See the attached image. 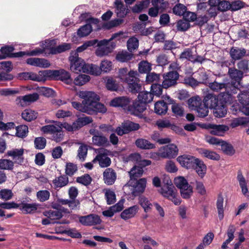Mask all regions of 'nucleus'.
<instances>
[{
    "label": "nucleus",
    "instance_id": "1",
    "mask_svg": "<svg viewBox=\"0 0 249 249\" xmlns=\"http://www.w3.org/2000/svg\"><path fill=\"white\" fill-rule=\"evenodd\" d=\"M79 95L84 99L83 104L85 105L88 109L90 110L91 114L94 112H106L107 109L105 106L99 102L100 98L94 92L81 91Z\"/></svg>",
    "mask_w": 249,
    "mask_h": 249
},
{
    "label": "nucleus",
    "instance_id": "2",
    "mask_svg": "<svg viewBox=\"0 0 249 249\" xmlns=\"http://www.w3.org/2000/svg\"><path fill=\"white\" fill-rule=\"evenodd\" d=\"M69 60L70 62V68L71 71L76 73L80 72H87V64L83 59L79 57L77 52L71 51Z\"/></svg>",
    "mask_w": 249,
    "mask_h": 249
},
{
    "label": "nucleus",
    "instance_id": "3",
    "mask_svg": "<svg viewBox=\"0 0 249 249\" xmlns=\"http://www.w3.org/2000/svg\"><path fill=\"white\" fill-rule=\"evenodd\" d=\"M98 48L95 51V54L97 56L103 57L111 53L116 47V44L111 42L110 44L107 39H103L98 42L97 44Z\"/></svg>",
    "mask_w": 249,
    "mask_h": 249
},
{
    "label": "nucleus",
    "instance_id": "4",
    "mask_svg": "<svg viewBox=\"0 0 249 249\" xmlns=\"http://www.w3.org/2000/svg\"><path fill=\"white\" fill-rule=\"evenodd\" d=\"M178 152L177 146L172 143L160 147L158 155L162 158L174 159L178 155Z\"/></svg>",
    "mask_w": 249,
    "mask_h": 249
},
{
    "label": "nucleus",
    "instance_id": "5",
    "mask_svg": "<svg viewBox=\"0 0 249 249\" xmlns=\"http://www.w3.org/2000/svg\"><path fill=\"white\" fill-rule=\"evenodd\" d=\"M179 74L178 71H169L163 75L162 86L167 89L177 84Z\"/></svg>",
    "mask_w": 249,
    "mask_h": 249
},
{
    "label": "nucleus",
    "instance_id": "6",
    "mask_svg": "<svg viewBox=\"0 0 249 249\" xmlns=\"http://www.w3.org/2000/svg\"><path fill=\"white\" fill-rule=\"evenodd\" d=\"M198 158L188 154L179 156L177 160L180 165L186 169H193Z\"/></svg>",
    "mask_w": 249,
    "mask_h": 249
},
{
    "label": "nucleus",
    "instance_id": "7",
    "mask_svg": "<svg viewBox=\"0 0 249 249\" xmlns=\"http://www.w3.org/2000/svg\"><path fill=\"white\" fill-rule=\"evenodd\" d=\"M0 69L6 71L0 73V81H11L13 79V75L9 73L13 69L12 63L11 61L0 62Z\"/></svg>",
    "mask_w": 249,
    "mask_h": 249
},
{
    "label": "nucleus",
    "instance_id": "8",
    "mask_svg": "<svg viewBox=\"0 0 249 249\" xmlns=\"http://www.w3.org/2000/svg\"><path fill=\"white\" fill-rule=\"evenodd\" d=\"M238 100L241 104L240 111L245 115L249 116V92L240 91L238 94Z\"/></svg>",
    "mask_w": 249,
    "mask_h": 249
},
{
    "label": "nucleus",
    "instance_id": "9",
    "mask_svg": "<svg viewBox=\"0 0 249 249\" xmlns=\"http://www.w3.org/2000/svg\"><path fill=\"white\" fill-rule=\"evenodd\" d=\"M203 128L210 130V133L214 135L223 136L226 131L229 129V127L224 124H203Z\"/></svg>",
    "mask_w": 249,
    "mask_h": 249
},
{
    "label": "nucleus",
    "instance_id": "10",
    "mask_svg": "<svg viewBox=\"0 0 249 249\" xmlns=\"http://www.w3.org/2000/svg\"><path fill=\"white\" fill-rule=\"evenodd\" d=\"M131 99L126 96H119L112 99L110 105L114 107H120L128 112Z\"/></svg>",
    "mask_w": 249,
    "mask_h": 249
},
{
    "label": "nucleus",
    "instance_id": "11",
    "mask_svg": "<svg viewBox=\"0 0 249 249\" xmlns=\"http://www.w3.org/2000/svg\"><path fill=\"white\" fill-rule=\"evenodd\" d=\"M79 222L84 226H94L101 224L100 217L95 214H90L79 217Z\"/></svg>",
    "mask_w": 249,
    "mask_h": 249
},
{
    "label": "nucleus",
    "instance_id": "12",
    "mask_svg": "<svg viewBox=\"0 0 249 249\" xmlns=\"http://www.w3.org/2000/svg\"><path fill=\"white\" fill-rule=\"evenodd\" d=\"M146 108V105L139 99L133 102L128 107V112L135 116H140Z\"/></svg>",
    "mask_w": 249,
    "mask_h": 249
},
{
    "label": "nucleus",
    "instance_id": "13",
    "mask_svg": "<svg viewBox=\"0 0 249 249\" xmlns=\"http://www.w3.org/2000/svg\"><path fill=\"white\" fill-rule=\"evenodd\" d=\"M90 134L93 135L92 142L94 145L98 146H107L109 144L107 139L104 136L101 132L98 131L91 130L89 131Z\"/></svg>",
    "mask_w": 249,
    "mask_h": 249
},
{
    "label": "nucleus",
    "instance_id": "14",
    "mask_svg": "<svg viewBox=\"0 0 249 249\" xmlns=\"http://www.w3.org/2000/svg\"><path fill=\"white\" fill-rule=\"evenodd\" d=\"M101 150L102 151H103L104 152L102 153L101 151H99V153L93 160L92 162H96L98 161L100 167L102 168L107 167L111 164V159L110 158L107 157V154L105 152L107 151V150L102 149Z\"/></svg>",
    "mask_w": 249,
    "mask_h": 249
},
{
    "label": "nucleus",
    "instance_id": "15",
    "mask_svg": "<svg viewBox=\"0 0 249 249\" xmlns=\"http://www.w3.org/2000/svg\"><path fill=\"white\" fill-rule=\"evenodd\" d=\"M137 75L133 76L125 83L128 85L129 90L132 93H139L142 90V85L140 83V79L137 77Z\"/></svg>",
    "mask_w": 249,
    "mask_h": 249
},
{
    "label": "nucleus",
    "instance_id": "16",
    "mask_svg": "<svg viewBox=\"0 0 249 249\" xmlns=\"http://www.w3.org/2000/svg\"><path fill=\"white\" fill-rule=\"evenodd\" d=\"M24 149L23 148L13 149L7 152V154L8 156L11 157L14 163L18 164H21L23 162Z\"/></svg>",
    "mask_w": 249,
    "mask_h": 249
},
{
    "label": "nucleus",
    "instance_id": "17",
    "mask_svg": "<svg viewBox=\"0 0 249 249\" xmlns=\"http://www.w3.org/2000/svg\"><path fill=\"white\" fill-rule=\"evenodd\" d=\"M19 204V209L24 214H32L36 212L37 210L39 205L38 204L34 203H28L25 202V201H21Z\"/></svg>",
    "mask_w": 249,
    "mask_h": 249
},
{
    "label": "nucleus",
    "instance_id": "18",
    "mask_svg": "<svg viewBox=\"0 0 249 249\" xmlns=\"http://www.w3.org/2000/svg\"><path fill=\"white\" fill-rule=\"evenodd\" d=\"M27 64L31 66L38 67L40 68H49L51 64L49 61L45 58L36 57L29 58L26 60Z\"/></svg>",
    "mask_w": 249,
    "mask_h": 249
},
{
    "label": "nucleus",
    "instance_id": "19",
    "mask_svg": "<svg viewBox=\"0 0 249 249\" xmlns=\"http://www.w3.org/2000/svg\"><path fill=\"white\" fill-rule=\"evenodd\" d=\"M116 178V173L111 168H107L103 173V179L105 183L108 185L114 184Z\"/></svg>",
    "mask_w": 249,
    "mask_h": 249
},
{
    "label": "nucleus",
    "instance_id": "20",
    "mask_svg": "<svg viewBox=\"0 0 249 249\" xmlns=\"http://www.w3.org/2000/svg\"><path fill=\"white\" fill-rule=\"evenodd\" d=\"M230 55L232 60L234 61L240 60L244 56L248 55L245 48H239L235 47H232L231 48Z\"/></svg>",
    "mask_w": 249,
    "mask_h": 249
},
{
    "label": "nucleus",
    "instance_id": "21",
    "mask_svg": "<svg viewBox=\"0 0 249 249\" xmlns=\"http://www.w3.org/2000/svg\"><path fill=\"white\" fill-rule=\"evenodd\" d=\"M175 187L171 180H167L166 184L161 188V194L164 197L169 199L176 193Z\"/></svg>",
    "mask_w": 249,
    "mask_h": 249
},
{
    "label": "nucleus",
    "instance_id": "22",
    "mask_svg": "<svg viewBox=\"0 0 249 249\" xmlns=\"http://www.w3.org/2000/svg\"><path fill=\"white\" fill-rule=\"evenodd\" d=\"M220 101L218 96L213 93L207 94L203 99L204 105L210 109H213Z\"/></svg>",
    "mask_w": 249,
    "mask_h": 249
},
{
    "label": "nucleus",
    "instance_id": "23",
    "mask_svg": "<svg viewBox=\"0 0 249 249\" xmlns=\"http://www.w3.org/2000/svg\"><path fill=\"white\" fill-rule=\"evenodd\" d=\"M193 169L201 178H203L206 174L207 166L202 160L198 158Z\"/></svg>",
    "mask_w": 249,
    "mask_h": 249
},
{
    "label": "nucleus",
    "instance_id": "24",
    "mask_svg": "<svg viewBox=\"0 0 249 249\" xmlns=\"http://www.w3.org/2000/svg\"><path fill=\"white\" fill-rule=\"evenodd\" d=\"M135 180L136 181V185L134 187L132 195L136 196L144 192L146 187V179L145 178H142Z\"/></svg>",
    "mask_w": 249,
    "mask_h": 249
},
{
    "label": "nucleus",
    "instance_id": "25",
    "mask_svg": "<svg viewBox=\"0 0 249 249\" xmlns=\"http://www.w3.org/2000/svg\"><path fill=\"white\" fill-rule=\"evenodd\" d=\"M213 109V114L216 117H223L227 113V106L222 101H220Z\"/></svg>",
    "mask_w": 249,
    "mask_h": 249
},
{
    "label": "nucleus",
    "instance_id": "26",
    "mask_svg": "<svg viewBox=\"0 0 249 249\" xmlns=\"http://www.w3.org/2000/svg\"><path fill=\"white\" fill-rule=\"evenodd\" d=\"M58 73L56 75L55 80H60L67 84H70L72 82L70 73L64 69L56 70Z\"/></svg>",
    "mask_w": 249,
    "mask_h": 249
},
{
    "label": "nucleus",
    "instance_id": "27",
    "mask_svg": "<svg viewBox=\"0 0 249 249\" xmlns=\"http://www.w3.org/2000/svg\"><path fill=\"white\" fill-rule=\"evenodd\" d=\"M133 75H138L137 72L134 71H128L126 68H121L119 71V77L122 82H126L129 80Z\"/></svg>",
    "mask_w": 249,
    "mask_h": 249
},
{
    "label": "nucleus",
    "instance_id": "28",
    "mask_svg": "<svg viewBox=\"0 0 249 249\" xmlns=\"http://www.w3.org/2000/svg\"><path fill=\"white\" fill-rule=\"evenodd\" d=\"M237 179L241 188L242 194L246 196H249V192L247 187V183L241 170H239L237 172Z\"/></svg>",
    "mask_w": 249,
    "mask_h": 249
},
{
    "label": "nucleus",
    "instance_id": "29",
    "mask_svg": "<svg viewBox=\"0 0 249 249\" xmlns=\"http://www.w3.org/2000/svg\"><path fill=\"white\" fill-rule=\"evenodd\" d=\"M139 206L138 205H134L127 209L124 210L121 213V217L124 219L127 220L134 216L138 212Z\"/></svg>",
    "mask_w": 249,
    "mask_h": 249
},
{
    "label": "nucleus",
    "instance_id": "30",
    "mask_svg": "<svg viewBox=\"0 0 249 249\" xmlns=\"http://www.w3.org/2000/svg\"><path fill=\"white\" fill-rule=\"evenodd\" d=\"M135 145L137 147L144 150L152 149L156 147L155 144L151 143L147 140L139 138L136 140Z\"/></svg>",
    "mask_w": 249,
    "mask_h": 249
},
{
    "label": "nucleus",
    "instance_id": "31",
    "mask_svg": "<svg viewBox=\"0 0 249 249\" xmlns=\"http://www.w3.org/2000/svg\"><path fill=\"white\" fill-rule=\"evenodd\" d=\"M18 99H20L19 103L20 105L23 107L24 103H32L37 101L39 99V95L37 93L35 92L23 96H19L18 97Z\"/></svg>",
    "mask_w": 249,
    "mask_h": 249
},
{
    "label": "nucleus",
    "instance_id": "32",
    "mask_svg": "<svg viewBox=\"0 0 249 249\" xmlns=\"http://www.w3.org/2000/svg\"><path fill=\"white\" fill-rule=\"evenodd\" d=\"M115 5L117 16L121 18L125 17L128 13V10L126 8L124 3L121 1L116 0Z\"/></svg>",
    "mask_w": 249,
    "mask_h": 249
},
{
    "label": "nucleus",
    "instance_id": "33",
    "mask_svg": "<svg viewBox=\"0 0 249 249\" xmlns=\"http://www.w3.org/2000/svg\"><path fill=\"white\" fill-rule=\"evenodd\" d=\"M168 110V105L163 101L157 102L155 104V112L158 115H164L167 113Z\"/></svg>",
    "mask_w": 249,
    "mask_h": 249
},
{
    "label": "nucleus",
    "instance_id": "34",
    "mask_svg": "<svg viewBox=\"0 0 249 249\" xmlns=\"http://www.w3.org/2000/svg\"><path fill=\"white\" fill-rule=\"evenodd\" d=\"M122 127L125 130L127 134L130 132L138 130L140 128V125L138 123H135L129 120L124 121L122 124Z\"/></svg>",
    "mask_w": 249,
    "mask_h": 249
},
{
    "label": "nucleus",
    "instance_id": "35",
    "mask_svg": "<svg viewBox=\"0 0 249 249\" xmlns=\"http://www.w3.org/2000/svg\"><path fill=\"white\" fill-rule=\"evenodd\" d=\"M55 188H62L69 183V178L66 175H61L53 180Z\"/></svg>",
    "mask_w": 249,
    "mask_h": 249
},
{
    "label": "nucleus",
    "instance_id": "36",
    "mask_svg": "<svg viewBox=\"0 0 249 249\" xmlns=\"http://www.w3.org/2000/svg\"><path fill=\"white\" fill-rule=\"evenodd\" d=\"M199 153L203 157L211 160L218 161L220 159V156L215 152L209 150L205 148H200Z\"/></svg>",
    "mask_w": 249,
    "mask_h": 249
},
{
    "label": "nucleus",
    "instance_id": "37",
    "mask_svg": "<svg viewBox=\"0 0 249 249\" xmlns=\"http://www.w3.org/2000/svg\"><path fill=\"white\" fill-rule=\"evenodd\" d=\"M175 24V23L172 24V26ZM176 24L177 27L175 31L176 32H185L188 30L190 27V23H189L188 21L186 20L183 17L182 19L178 20L176 23Z\"/></svg>",
    "mask_w": 249,
    "mask_h": 249
},
{
    "label": "nucleus",
    "instance_id": "38",
    "mask_svg": "<svg viewBox=\"0 0 249 249\" xmlns=\"http://www.w3.org/2000/svg\"><path fill=\"white\" fill-rule=\"evenodd\" d=\"M228 74L231 79L234 80V82L236 83H239L240 80L242 78L243 76V71L235 68H229Z\"/></svg>",
    "mask_w": 249,
    "mask_h": 249
},
{
    "label": "nucleus",
    "instance_id": "39",
    "mask_svg": "<svg viewBox=\"0 0 249 249\" xmlns=\"http://www.w3.org/2000/svg\"><path fill=\"white\" fill-rule=\"evenodd\" d=\"M93 120L91 117L86 116L83 115L82 117H78L77 120L74 121L76 126V129L79 130L81 127L88 125L92 123Z\"/></svg>",
    "mask_w": 249,
    "mask_h": 249
},
{
    "label": "nucleus",
    "instance_id": "40",
    "mask_svg": "<svg viewBox=\"0 0 249 249\" xmlns=\"http://www.w3.org/2000/svg\"><path fill=\"white\" fill-rule=\"evenodd\" d=\"M130 178L131 180H137V179L141 177L143 173V170L141 167L138 164L134 166L130 171L128 172Z\"/></svg>",
    "mask_w": 249,
    "mask_h": 249
},
{
    "label": "nucleus",
    "instance_id": "41",
    "mask_svg": "<svg viewBox=\"0 0 249 249\" xmlns=\"http://www.w3.org/2000/svg\"><path fill=\"white\" fill-rule=\"evenodd\" d=\"M55 70H44L39 71V74L41 76V78L43 79V81L47 80V79H54L55 80L56 75L58 73V71Z\"/></svg>",
    "mask_w": 249,
    "mask_h": 249
},
{
    "label": "nucleus",
    "instance_id": "42",
    "mask_svg": "<svg viewBox=\"0 0 249 249\" xmlns=\"http://www.w3.org/2000/svg\"><path fill=\"white\" fill-rule=\"evenodd\" d=\"M37 112L31 109H26L21 113L22 118L28 122H31L35 120L37 118Z\"/></svg>",
    "mask_w": 249,
    "mask_h": 249
},
{
    "label": "nucleus",
    "instance_id": "43",
    "mask_svg": "<svg viewBox=\"0 0 249 249\" xmlns=\"http://www.w3.org/2000/svg\"><path fill=\"white\" fill-rule=\"evenodd\" d=\"M209 88L213 91L218 92L223 89H227L228 86L226 83H219L215 80L213 82H209Z\"/></svg>",
    "mask_w": 249,
    "mask_h": 249
},
{
    "label": "nucleus",
    "instance_id": "44",
    "mask_svg": "<svg viewBox=\"0 0 249 249\" xmlns=\"http://www.w3.org/2000/svg\"><path fill=\"white\" fill-rule=\"evenodd\" d=\"M139 95L138 96V99L140 100L142 102L145 104H147V103H149L151 102L154 97L153 94L145 91V92H139Z\"/></svg>",
    "mask_w": 249,
    "mask_h": 249
},
{
    "label": "nucleus",
    "instance_id": "45",
    "mask_svg": "<svg viewBox=\"0 0 249 249\" xmlns=\"http://www.w3.org/2000/svg\"><path fill=\"white\" fill-rule=\"evenodd\" d=\"M92 26L90 24H86L78 29L77 32V35L80 37L88 36L92 32Z\"/></svg>",
    "mask_w": 249,
    "mask_h": 249
},
{
    "label": "nucleus",
    "instance_id": "46",
    "mask_svg": "<svg viewBox=\"0 0 249 249\" xmlns=\"http://www.w3.org/2000/svg\"><path fill=\"white\" fill-rule=\"evenodd\" d=\"M220 146L221 150L225 154L229 156H232L234 154L235 152V149L231 143L222 141Z\"/></svg>",
    "mask_w": 249,
    "mask_h": 249
},
{
    "label": "nucleus",
    "instance_id": "47",
    "mask_svg": "<svg viewBox=\"0 0 249 249\" xmlns=\"http://www.w3.org/2000/svg\"><path fill=\"white\" fill-rule=\"evenodd\" d=\"M71 48V43H63L56 47V48H53L52 54H56L60 53L67 51L70 50Z\"/></svg>",
    "mask_w": 249,
    "mask_h": 249
},
{
    "label": "nucleus",
    "instance_id": "48",
    "mask_svg": "<svg viewBox=\"0 0 249 249\" xmlns=\"http://www.w3.org/2000/svg\"><path fill=\"white\" fill-rule=\"evenodd\" d=\"M123 22L124 19L122 18H115L108 22L104 23L103 24L102 27L104 29L110 30L113 27H117L121 25L123 23Z\"/></svg>",
    "mask_w": 249,
    "mask_h": 249
},
{
    "label": "nucleus",
    "instance_id": "49",
    "mask_svg": "<svg viewBox=\"0 0 249 249\" xmlns=\"http://www.w3.org/2000/svg\"><path fill=\"white\" fill-rule=\"evenodd\" d=\"M139 203L142 207L145 213H147L152 209V204L148 198L145 196H142L139 197Z\"/></svg>",
    "mask_w": 249,
    "mask_h": 249
},
{
    "label": "nucleus",
    "instance_id": "50",
    "mask_svg": "<svg viewBox=\"0 0 249 249\" xmlns=\"http://www.w3.org/2000/svg\"><path fill=\"white\" fill-rule=\"evenodd\" d=\"M90 76L84 74H81L78 75L74 80V83L77 86H82L89 82L90 80Z\"/></svg>",
    "mask_w": 249,
    "mask_h": 249
},
{
    "label": "nucleus",
    "instance_id": "51",
    "mask_svg": "<svg viewBox=\"0 0 249 249\" xmlns=\"http://www.w3.org/2000/svg\"><path fill=\"white\" fill-rule=\"evenodd\" d=\"M92 180V178L89 174H85L80 177H77L76 181L77 183L87 186L91 183Z\"/></svg>",
    "mask_w": 249,
    "mask_h": 249
},
{
    "label": "nucleus",
    "instance_id": "52",
    "mask_svg": "<svg viewBox=\"0 0 249 249\" xmlns=\"http://www.w3.org/2000/svg\"><path fill=\"white\" fill-rule=\"evenodd\" d=\"M15 48L13 46H9V45H5L1 47L0 49V52L4 55V58H6L7 57L12 58V55L13 54V52Z\"/></svg>",
    "mask_w": 249,
    "mask_h": 249
},
{
    "label": "nucleus",
    "instance_id": "53",
    "mask_svg": "<svg viewBox=\"0 0 249 249\" xmlns=\"http://www.w3.org/2000/svg\"><path fill=\"white\" fill-rule=\"evenodd\" d=\"M171 109L176 116L182 117L183 116L184 110L180 105L176 103H172Z\"/></svg>",
    "mask_w": 249,
    "mask_h": 249
},
{
    "label": "nucleus",
    "instance_id": "54",
    "mask_svg": "<svg viewBox=\"0 0 249 249\" xmlns=\"http://www.w3.org/2000/svg\"><path fill=\"white\" fill-rule=\"evenodd\" d=\"M188 104L190 107L196 110L202 105L201 101L199 97H192L188 100Z\"/></svg>",
    "mask_w": 249,
    "mask_h": 249
},
{
    "label": "nucleus",
    "instance_id": "55",
    "mask_svg": "<svg viewBox=\"0 0 249 249\" xmlns=\"http://www.w3.org/2000/svg\"><path fill=\"white\" fill-rule=\"evenodd\" d=\"M198 76L197 77V83L199 84H204L208 85L209 83V76L205 71H200L198 72Z\"/></svg>",
    "mask_w": 249,
    "mask_h": 249
},
{
    "label": "nucleus",
    "instance_id": "56",
    "mask_svg": "<svg viewBox=\"0 0 249 249\" xmlns=\"http://www.w3.org/2000/svg\"><path fill=\"white\" fill-rule=\"evenodd\" d=\"M138 70L141 73H147L151 70V65L146 61H142L139 64Z\"/></svg>",
    "mask_w": 249,
    "mask_h": 249
},
{
    "label": "nucleus",
    "instance_id": "57",
    "mask_svg": "<svg viewBox=\"0 0 249 249\" xmlns=\"http://www.w3.org/2000/svg\"><path fill=\"white\" fill-rule=\"evenodd\" d=\"M16 136L19 138L25 137L28 132V127L26 125H20L16 127Z\"/></svg>",
    "mask_w": 249,
    "mask_h": 249
},
{
    "label": "nucleus",
    "instance_id": "58",
    "mask_svg": "<svg viewBox=\"0 0 249 249\" xmlns=\"http://www.w3.org/2000/svg\"><path fill=\"white\" fill-rule=\"evenodd\" d=\"M249 122V121L247 118L239 117L232 120L230 125L232 128H234L240 125H246Z\"/></svg>",
    "mask_w": 249,
    "mask_h": 249
},
{
    "label": "nucleus",
    "instance_id": "59",
    "mask_svg": "<svg viewBox=\"0 0 249 249\" xmlns=\"http://www.w3.org/2000/svg\"><path fill=\"white\" fill-rule=\"evenodd\" d=\"M87 69H88L87 73L92 75H99L101 73L100 66L98 67L97 65L94 64H87Z\"/></svg>",
    "mask_w": 249,
    "mask_h": 249
},
{
    "label": "nucleus",
    "instance_id": "60",
    "mask_svg": "<svg viewBox=\"0 0 249 249\" xmlns=\"http://www.w3.org/2000/svg\"><path fill=\"white\" fill-rule=\"evenodd\" d=\"M187 11V7L183 4L178 3L173 8V13L178 16H184Z\"/></svg>",
    "mask_w": 249,
    "mask_h": 249
},
{
    "label": "nucleus",
    "instance_id": "61",
    "mask_svg": "<svg viewBox=\"0 0 249 249\" xmlns=\"http://www.w3.org/2000/svg\"><path fill=\"white\" fill-rule=\"evenodd\" d=\"M77 171V166L76 164L71 162H68L66 163L65 168L66 175L71 177Z\"/></svg>",
    "mask_w": 249,
    "mask_h": 249
},
{
    "label": "nucleus",
    "instance_id": "62",
    "mask_svg": "<svg viewBox=\"0 0 249 249\" xmlns=\"http://www.w3.org/2000/svg\"><path fill=\"white\" fill-rule=\"evenodd\" d=\"M14 162L9 160L0 159V169L3 170H11L13 169Z\"/></svg>",
    "mask_w": 249,
    "mask_h": 249
},
{
    "label": "nucleus",
    "instance_id": "63",
    "mask_svg": "<svg viewBox=\"0 0 249 249\" xmlns=\"http://www.w3.org/2000/svg\"><path fill=\"white\" fill-rule=\"evenodd\" d=\"M139 46V41L135 37L129 38L127 42V47L128 50L130 52H133Z\"/></svg>",
    "mask_w": 249,
    "mask_h": 249
},
{
    "label": "nucleus",
    "instance_id": "64",
    "mask_svg": "<svg viewBox=\"0 0 249 249\" xmlns=\"http://www.w3.org/2000/svg\"><path fill=\"white\" fill-rule=\"evenodd\" d=\"M50 196V193L48 190H40L36 193V197L40 202L48 200Z\"/></svg>",
    "mask_w": 249,
    "mask_h": 249
}]
</instances>
